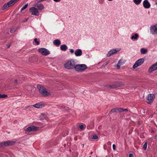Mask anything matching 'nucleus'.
<instances>
[{
  "label": "nucleus",
  "instance_id": "1",
  "mask_svg": "<svg viewBox=\"0 0 157 157\" xmlns=\"http://www.w3.org/2000/svg\"><path fill=\"white\" fill-rule=\"evenodd\" d=\"M125 85L124 82H116L114 83L112 85H106L104 86V87L106 88H108L110 89H115L118 87H121Z\"/></svg>",
  "mask_w": 157,
  "mask_h": 157
},
{
  "label": "nucleus",
  "instance_id": "2",
  "mask_svg": "<svg viewBox=\"0 0 157 157\" xmlns=\"http://www.w3.org/2000/svg\"><path fill=\"white\" fill-rule=\"evenodd\" d=\"M37 88L39 90L40 93L44 97H47L50 95V93L47 91L46 89L43 86L38 85L37 86Z\"/></svg>",
  "mask_w": 157,
  "mask_h": 157
},
{
  "label": "nucleus",
  "instance_id": "3",
  "mask_svg": "<svg viewBox=\"0 0 157 157\" xmlns=\"http://www.w3.org/2000/svg\"><path fill=\"white\" fill-rule=\"evenodd\" d=\"M76 65V62L74 60L72 59L67 61L64 65V67L67 69H75Z\"/></svg>",
  "mask_w": 157,
  "mask_h": 157
},
{
  "label": "nucleus",
  "instance_id": "4",
  "mask_svg": "<svg viewBox=\"0 0 157 157\" xmlns=\"http://www.w3.org/2000/svg\"><path fill=\"white\" fill-rule=\"evenodd\" d=\"M87 68V67L85 64H77L75 66V70L78 72H82Z\"/></svg>",
  "mask_w": 157,
  "mask_h": 157
},
{
  "label": "nucleus",
  "instance_id": "5",
  "mask_svg": "<svg viewBox=\"0 0 157 157\" xmlns=\"http://www.w3.org/2000/svg\"><path fill=\"white\" fill-rule=\"evenodd\" d=\"M15 142L13 141H7L0 143V148L10 146L13 145Z\"/></svg>",
  "mask_w": 157,
  "mask_h": 157
},
{
  "label": "nucleus",
  "instance_id": "6",
  "mask_svg": "<svg viewBox=\"0 0 157 157\" xmlns=\"http://www.w3.org/2000/svg\"><path fill=\"white\" fill-rule=\"evenodd\" d=\"M19 0H11L5 3L2 7V10H4L6 8L13 5L16 2Z\"/></svg>",
  "mask_w": 157,
  "mask_h": 157
},
{
  "label": "nucleus",
  "instance_id": "7",
  "mask_svg": "<svg viewBox=\"0 0 157 157\" xmlns=\"http://www.w3.org/2000/svg\"><path fill=\"white\" fill-rule=\"evenodd\" d=\"M155 97V95L153 94H150L146 98V102L148 104L152 103L154 100Z\"/></svg>",
  "mask_w": 157,
  "mask_h": 157
},
{
  "label": "nucleus",
  "instance_id": "8",
  "mask_svg": "<svg viewBox=\"0 0 157 157\" xmlns=\"http://www.w3.org/2000/svg\"><path fill=\"white\" fill-rule=\"evenodd\" d=\"M144 61L143 58H141L138 60L134 63L133 66V68H135L141 65Z\"/></svg>",
  "mask_w": 157,
  "mask_h": 157
},
{
  "label": "nucleus",
  "instance_id": "9",
  "mask_svg": "<svg viewBox=\"0 0 157 157\" xmlns=\"http://www.w3.org/2000/svg\"><path fill=\"white\" fill-rule=\"evenodd\" d=\"M38 52L41 53L42 55L46 56L50 53V52L47 49L41 48L38 49Z\"/></svg>",
  "mask_w": 157,
  "mask_h": 157
},
{
  "label": "nucleus",
  "instance_id": "10",
  "mask_svg": "<svg viewBox=\"0 0 157 157\" xmlns=\"http://www.w3.org/2000/svg\"><path fill=\"white\" fill-rule=\"evenodd\" d=\"M39 128V127L35 126H31L28 127L26 130L25 133H28L31 131H35L37 130Z\"/></svg>",
  "mask_w": 157,
  "mask_h": 157
},
{
  "label": "nucleus",
  "instance_id": "11",
  "mask_svg": "<svg viewBox=\"0 0 157 157\" xmlns=\"http://www.w3.org/2000/svg\"><path fill=\"white\" fill-rule=\"evenodd\" d=\"M30 12L33 15L38 16L39 15V12L37 9L34 7H32L29 9Z\"/></svg>",
  "mask_w": 157,
  "mask_h": 157
},
{
  "label": "nucleus",
  "instance_id": "12",
  "mask_svg": "<svg viewBox=\"0 0 157 157\" xmlns=\"http://www.w3.org/2000/svg\"><path fill=\"white\" fill-rule=\"evenodd\" d=\"M150 32L152 34H157V24L150 27Z\"/></svg>",
  "mask_w": 157,
  "mask_h": 157
},
{
  "label": "nucleus",
  "instance_id": "13",
  "mask_svg": "<svg viewBox=\"0 0 157 157\" xmlns=\"http://www.w3.org/2000/svg\"><path fill=\"white\" fill-rule=\"evenodd\" d=\"M143 5L145 8H149L151 6L147 0H145L143 2Z\"/></svg>",
  "mask_w": 157,
  "mask_h": 157
},
{
  "label": "nucleus",
  "instance_id": "14",
  "mask_svg": "<svg viewBox=\"0 0 157 157\" xmlns=\"http://www.w3.org/2000/svg\"><path fill=\"white\" fill-rule=\"evenodd\" d=\"M157 69V63L153 65L151 67H150L149 69V72H151L154 70Z\"/></svg>",
  "mask_w": 157,
  "mask_h": 157
},
{
  "label": "nucleus",
  "instance_id": "15",
  "mask_svg": "<svg viewBox=\"0 0 157 157\" xmlns=\"http://www.w3.org/2000/svg\"><path fill=\"white\" fill-rule=\"evenodd\" d=\"M34 6L38 8L40 10H42L44 8V6L41 3H36L34 5Z\"/></svg>",
  "mask_w": 157,
  "mask_h": 157
},
{
  "label": "nucleus",
  "instance_id": "16",
  "mask_svg": "<svg viewBox=\"0 0 157 157\" xmlns=\"http://www.w3.org/2000/svg\"><path fill=\"white\" fill-rule=\"evenodd\" d=\"M118 52L116 49H113L110 51L107 54V56L109 57L111 55L116 53Z\"/></svg>",
  "mask_w": 157,
  "mask_h": 157
},
{
  "label": "nucleus",
  "instance_id": "17",
  "mask_svg": "<svg viewBox=\"0 0 157 157\" xmlns=\"http://www.w3.org/2000/svg\"><path fill=\"white\" fill-rule=\"evenodd\" d=\"M75 53L76 56H80L82 55V51L80 49H78L75 51Z\"/></svg>",
  "mask_w": 157,
  "mask_h": 157
},
{
  "label": "nucleus",
  "instance_id": "18",
  "mask_svg": "<svg viewBox=\"0 0 157 157\" xmlns=\"http://www.w3.org/2000/svg\"><path fill=\"white\" fill-rule=\"evenodd\" d=\"M33 106L37 108H42L43 106V103L41 102H40L34 105Z\"/></svg>",
  "mask_w": 157,
  "mask_h": 157
},
{
  "label": "nucleus",
  "instance_id": "19",
  "mask_svg": "<svg viewBox=\"0 0 157 157\" xmlns=\"http://www.w3.org/2000/svg\"><path fill=\"white\" fill-rule=\"evenodd\" d=\"M53 43L54 45L59 46L61 42L59 40L56 39L54 40Z\"/></svg>",
  "mask_w": 157,
  "mask_h": 157
},
{
  "label": "nucleus",
  "instance_id": "20",
  "mask_svg": "<svg viewBox=\"0 0 157 157\" xmlns=\"http://www.w3.org/2000/svg\"><path fill=\"white\" fill-rule=\"evenodd\" d=\"M60 48L61 50L65 51L67 50L68 48L65 44H63L60 46Z\"/></svg>",
  "mask_w": 157,
  "mask_h": 157
},
{
  "label": "nucleus",
  "instance_id": "21",
  "mask_svg": "<svg viewBox=\"0 0 157 157\" xmlns=\"http://www.w3.org/2000/svg\"><path fill=\"white\" fill-rule=\"evenodd\" d=\"M138 37V35L136 33L134 35L132 36L131 39L132 40L134 39L135 40H137Z\"/></svg>",
  "mask_w": 157,
  "mask_h": 157
},
{
  "label": "nucleus",
  "instance_id": "22",
  "mask_svg": "<svg viewBox=\"0 0 157 157\" xmlns=\"http://www.w3.org/2000/svg\"><path fill=\"white\" fill-rule=\"evenodd\" d=\"M147 50L146 49L142 48L141 49L140 52L142 54H145L147 52Z\"/></svg>",
  "mask_w": 157,
  "mask_h": 157
},
{
  "label": "nucleus",
  "instance_id": "23",
  "mask_svg": "<svg viewBox=\"0 0 157 157\" xmlns=\"http://www.w3.org/2000/svg\"><path fill=\"white\" fill-rule=\"evenodd\" d=\"M116 112L117 113L118 112H122L123 111V109L122 108H115Z\"/></svg>",
  "mask_w": 157,
  "mask_h": 157
},
{
  "label": "nucleus",
  "instance_id": "24",
  "mask_svg": "<svg viewBox=\"0 0 157 157\" xmlns=\"http://www.w3.org/2000/svg\"><path fill=\"white\" fill-rule=\"evenodd\" d=\"M142 0H133L134 2L136 5L140 4Z\"/></svg>",
  "mask_w": 157,
  "mask_h": 157
},
{
  "label": "nucleus",
  "instance_id": "25",
  "mask_svg": "<svg viewBox=\"0 0 157 157\" xmlns=\"http://www.w3.org/2000/svg\"><path fill=\"white\" fill-rule=\"evenodd\" d=\"M91 138L93 139L96 140L98 138V136L96 134L92 135Z\"/></svg>",
  "mask_w": 157,
  "mask_h": 157
},
{
  "label": "nucleus",
  "instance_id": "26",
  "mask_svg": "<svg viewBox=\"0 0 157 157\" xmlns=\"http://www.w3.org/2000/svg\"><path fill=\"white\" fill-rule=\"evenodd\" d=\"M7 95L6 94H0V98H6L7 97Z\"/></svg>",
  "mask_w": 157,
  "mask_h": 157
},
{
  "label": "nucleus",
  "instance_id": "27",
  "mask_svg": "<svg viewBox=\"0 0 157 157\" xmlns=\"http://www.w3.org/2000/svg\"><path fill=\"white\" fill-rule=\"evenodd\" d=\"M147 143L145 142L143 146V148L144 150H146L147 148Z\"/></svg>",
  "mask_w": 157,
  "mask_h": 157
},
{
  "label": "nucleus",
  "instance_id": "28",
  "mask_svg": "<svg viewBox=\"0 0 157 157\" xmlns=\"http://www.w3.org/2000/svg\"><path fill=\"white\" fill-rule=\"evenodd\" d=\"M28 6V4H25L21 9V11H22L23 10L25 9Z\"/></svg>",
  "mask_w": 157,
  "mask_h": 157
},
{
  "label": "nucleus",
  "instance_id": "29",
  "mask_svg": "<svg viewBox=\"0 0 157 157\" xmlns=\"http://www.w3.org/2000/svg\"><path fill=\"white\" fill-rule=\"evenodd\" d=\"M44 116H45L44 114H41V115L40 116V117L41 119L42 120H43L44 119V118H45Z\"/></svg>",
  "mask_w": 157,
  "mask_h": 157
},
{
  "label": "nucleus",
  "instance_id": "30",
  "mask_svg": "<svg viewBox=\"0 0 157 157\" xmlns=\"http://www.w3.org/2000/svg\"><path fill=\"white\" fill-rule=\"evenodd\" d=\"M34 41L35 43H36L37 45H38L39 44L40 42L37 41V39L36 38L34 39Z\"/></svg>",
  "mask_w": 157,
  "mask_h": 157
},
{
  "label": "nucleus",
  "instance_id": "31",
  "mask_svg": "<svg viewBox=\"0 0 157 157\" xmlns=\"http://www.w3.org/2000/svg\"><path fill=\"white\" fill-rule=\"evenodd\" d=\"M121 60H120L119 61V62L117 65V67L118 68H120V66L121 65L120 63H121Z\"/></svg>",
  "mask_w": 157,
  "mask_h": 157
},
{
  "label": "nucleus",
  "instance_id": "32",
  "mask_svg": "<svg viewBox=\"0 0 157 157\" xmlns=\"http://www.w3.org/2000/svg\"><path fill=\"white\" fill-rule=\"evenodd\" d=\"M111 112H116L115 108H114V109H112L111 110V111L109 112V113H110Z\"/></svg>",
  "mask_w": 157,
  "mask_h": 157
},
{
  "label": "nucleus",
  "instance_id": "33",
  "mask_svg": "<svg viewBox=\"0 0 157 157\" xmlns=\"http://www.w3.org/2000/svg\"><path fill=\"white\" fill-rule=\"evenodd\" d=\"M84 126L83 125H81L79 126V128L81 129H83L84 128Z\"/></svg>",
  "mask_w": 157,
  "mask_h": 157
},
{
  "label": "nucleus",
  "instance_id": "34",
  "mask_svg": "<svg viewBox=\"0 0 157 157\" xmlns=\"http://www.w3.org/2000/svg\"><path fill=\"white\" fill-rule=\"evenodd\" d=\"M113 149L114 150H116V146L115 144H113Z\"/></svg>",
  "mask_w": 157,
  "mask_h": 157
},
{
  "label": "nucleus",
  "instance_id": "35",
  "mask_svg": "<svg viewBox=\"0 0 157 157\" xmlns=\"http://www.w3.org/2000/svg\"><path fill=\"white\" fill-rule=\"evenodd\" d=\"M57 106L59 107V108H63V106H61L60 105H57Z\"/></svg>",
  "mask_w": 157,
  "mask_h": 157
},
{
  "label": "nucleus",
  "instance_id": "36",
  "mask_svg": "<svg viewBox=\"0 0 157 157\" xmlns=\"http://www.w3.org/2000/svg\"><path fill=\"white\" fill-rule=\"evenodd\" d=\"M10 45H11V44H7L6 45V46L7 48H9L10 47Z\"/></svg>",
  "mask_w": 157,
  "mask_h": 157
},
{
  "label": "nucleus",
  "instance_id": "37",
  "mask_svg": "<svg viewBox=\"0 0 157 157\" xmlns=\"http://www.w3.org/2000/svg\"><path fill=\"white\" fill-rule=\"evenodd\" d=\"M129 157H133V154H129Z\"/></svg>",
  "mask_w": 157,
  "mask_h": 157
},
{
  "label": "nucleus",
  "instance_id": "38",
  "mask_svg": "<svg viewBox=\"0 0 157 157\" xmlns=\"http://www.w3.org/2000/svg\"><path fill=\"white\" fill-rule=\"evenodd\" d=\"M70 52H71V53H73L74 52V50L73 49H70Z\"/></svg>",
  "mask_w": 157,
  "mask_h": 157
},
{
  "label": "nucleus",
  "instance_id": "39",
  "mask_svg": "<svg viewBox=\"0 0 157 157\" xmlns=\"http://www.w3.org/2000/svg\"><path fill=\"white\" fill-rule=\"evenodd\" d=\"M28 20V18L25 19L22 21V22H25L27 21Z\"/></svg>",
  "mask_w": 157,
  "mask_h": 157
},
{
  "label": "nucleus",
  "instance_id": "40",
  "mask_svg": "<svg viewBox=\"0 0 157 157\" xmlns=\"http://www.w3.org/2000/svg\"><path fill=\"white\" fill-rule=\"evenodd\" d=\"M14 32H15V31H14V30L13 29H12L10 30V32L11 33H13Z\"/></svg>",
  "mask_w": 157,
  "mask_h": 157
},
{
  "label": "nucleus",
  "instance_id": "41",
  "mask_svg": "<svg viewBox=\"0 0 157 157\" xmlns=\"http://www.w3.org/2000/svg\"><path fill=\"white\" fill-rule=\"evenodd\" d=\"M63 108H65L66 110H68L69 109V108L67 107H64Z\"/></svg>",
  "mask_w": 157,
  "mask_h": 157
},
{
  "label": "nucleus",
  "instance_id": "42",
  "mask_svg": "<svg viewBox=\"0 0 157 157\" xmlns=\"http://www.w3.org/2000/svg\"><path fill=\"white\" fill-rule=\"evenodd\" d=\"M107 144L109 145H111V143L110 141H109L108 143Z\"/></svg>",
  "mask_w": 157,
  "mask_h": 157
},
{
  "label": "nucleus",
  "instance_id": "43",
  "mask_svg": "<svg viewBox=\"0 0 157 157\" xmlns=\"http://www.w3.org/2000/svg\"><path fill=\"white\" fill-rule=\"evenodd\" d=\"M124 111L127 112L128 111V110L127 109H123V111Z\"/></svg>",
  "mask_w": 157,
  "mask_h": 157
},
{
  "label": "nucleus",
  "instance_id": "44",
  "mask_svg": "<svg viewBox=\"0 0 157 157\" xmlns=\"http://www.w3.org/2000/svg\"><path fill=\"white\" fill-rule=\"evenodd\" d=\"M74 139L75 140H77V139H78V138H77V136H75V138H74Z\"/></svg>",
  "mask_w": 157,
  "mask_h": 157
},
{
  "label": "nucleus",
  "instance_id": "45",
  "mask_svg": "<svg viewBox=\"0 0 157 157\" xmlns=\"http://www.w3.org/2000/svg\"><path fill=\"white\" fill-rule=\"evenodd\" d=\"M54 1L56 2H59L60 1V0H54Z\"/></svg>",
  "mask_w": 157,
  "mask_h": 157
},
{
  "label": "nucleus",
  "instance_id": "46",
  "mask_svg": "<svg viewBox=\"0 0 157 157\" xmlns=\"http://www.w3.org/2000/svg\"><path fill=\"white\" fill-rule=\"evenodd\" d=\"M17 80L16 79L14 81V82L15 83H17Z\"/></svg>",
  "mask_w": 157,
  "mask_h": 157
},
{
  "label": "nucleus",
  "instance_id": "47",
  "mask_svg": "<svg viewBox=\"0 0 157 157\" xmlns=\"http://www.w3.org/2000/svg\"><path fill=\"white\" fill-rule=\"evenodd\" d=\"M44 0H39V1H38V2H42V1H43Z\"/></svg>",
  "mask_w": 157,
  "mask_h": 157
},
{
  "label": "nucleus",
  "instance_id": "48",
  "mask_svg": "<svg viewBox=\"0 0 157 157\" xmlns=\"http://www.w3.org/2000/svg\"><path fill=\"white\" fill-rule=\"evenodd\" d=\"M154 132V130H151V132L152 133H153V132Z\"/></svg>",
  "mask_w": 157,
  "mask_h": 157
},
{
  "label": "nucleus",
  "instance_id": "49",
  "mask_svg": "<svg viewBox=\"0 0 157 157\" xmlns=\"http://www.w3.org/2000/svg\"><path fill=\"white\" fill-rule=\"evenodd\" d=\"M92 154H93V152H90V154H91V155H92Z\"/></svg>",
  "mask_w": 157,
  "mask_h": 157
},
{
  "label": "nucleus",
  "instance_id": "50",
  "mask_svg": "<svg viewBox=\"0 0 157 157\" xmlns=\"http://www.w3.org/2000/svg\"><path fill=\"white\" fill-rule=\"evenodd\" d=\"M108 1H112L113 0H108Z\"/></svg>",
  "mask_w": 157,
  "mask_h": 157
},
{
  "label": "nucleus",
  "instance_id": "51",
  "mask_svg": "<svg viewBox=\"0 0 157 157\" xmlns=\"http://www.w3.org/2000/svg\"><path fill=\"white\" fill-rule=\"evenodd\" d=\"M82 145L84 146V144H83Z\"/></svg>",
  "mask_w": 157,
  "mask_h": 157
}]
</instances>
